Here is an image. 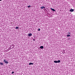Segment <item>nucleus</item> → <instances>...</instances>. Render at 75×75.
<instances>
[{"label":"nucleus","instance_id":"f257e3e1","mask_svg":"<svg viewBox=\"0 0 75 75\" xmlns=\"http://www.w3.org/2000/svg\"><path fill=\"white\" fill-rule=\"evenodd\" d=\"M14 45H12L10 46V48H11V49H12L13 48H14Z\"/></svg>","mask_w":75,"mask_h":75},{"label":"nucleus","instance_id":"f03ea898","mask_svg":"<svg viewBox=\"0 0 75 75\" xmlns=\"http://www.w3.org/2000/svg\"><path fill=\"white\" fill-rule=\"evenodd\" d=\"M4 62H5L6 64H8V62H7L6 60H4Z\"/></svg>","mask_w":75,"mask_h":75},{"label":"nucleus","instance_id":"7ed1b4c3","mask_svg":"<svg viewBox=\"0 0 75 75\" xmlns=\"http://www.w3.org/2000/svg\"><path fill=\"white\" fill-rule=\"evenodd\" d=\"M32 35H33L31 33H29L28 34V36L29 37H31V36H32Z\"/></svg>","mask_w":75,"mask_h":75},{"label":"nucleus","instance_id":"20e7f679","mask_svg":"<svg viewBox=\"0 0 75 75\" xmlns=\"http://www.w3.org/2000/svg\"><path fill=\"white\" fill-rule=\"evenodd\" d=\"M74 11V9H71L70 10V11H71V12H73Z\"/></svg>","mask_w":75,"mask_h":75},{"label":"nucleus","instance_id":"39448f33","mask_svg":"<svg viewBox=\"0 0 75 75\" xmlns=\"http://www.w3.org/2000/svg\"><path fill=\"white\" fill-rule=\"evenodd\" d=\"M50 9L51 10L53 11H55V9H54V8H51Z\"/></svg>","mask_w":75,"mask_h":75},{"label":"nucleus","instance_id":"423d86ee","mask_svg":"<svg viewBox=\"0 0 75 75\" xmlns=\"http://www.w3.org/2000/svg\"><path fill=\"white\" fill-rule=\"evenodd\" d=\"M45 8V7L43 6H42L40 7V8H41V9H43L44 8Z\"/></svg>","mask_w":75,"mask_h":75},{"label":"nucleus","instance_id":"0eeeda50","mask_svg":"<svg viewBox=\"0 0 75 75\" xmlns=\"http://www.w3.org/2000/svg\"><path fill=\"white\" fill-rule=\"evenodd\" d=\"M40 48L41 49H43V48H44V47L43 46H41L40 47Z\"/></svg>","mask_w":75,"mask_h":75},{"label":"nucleus","instance_id":"6e6552de","mask_svg":"<svg viewBox=\"0 0 75 75\" xmlns=\"http://www.w3.org/2000/svg\"><path fill=\"white\" fill-rule=\"evenodd\" d=\"M33 65V63H30L29 64V65Z\"/></svg>","mask_w":75,"mask_h":75},{"label":"nucleus","instance_id":"1a4fd4ad","mask_svg":"<svg viewBox=\"0 0 75 75\" xmlns=\"http://www.w3.org/2000/svg\"><path fill=\"white\" fill-rule=\"evenodd\" d=\"M54 63H57V61H54Z\"/></svg>","mask_w":75,"mask_h":75},{"label":"nucleus","instance_id":"9d476101","mask_svg":"<svg viewBox=\"0 0 75 75\" xmlns=\"http://www.w3.org/2000/svg\"><path fill=\"white\" fill-rule=\"evenodd\" d=\"M0 65H4V64L3 63H0Z\"/></svg>","mask_w":75,"mask_h":75},{"label":"nucleus","instance_id":"9b49d317","mask_svg":"<svg viewBox=\"0 0 75 75\" xmlns=\"http://www.w3.org/2000/svg\"><path fill=\"white\" fill-rule=\"evenodd\" d=\"M70 36H71V35H67V37H70Z\"/></svg>","mask_w":75,"mask_h":75},{"label":"nucleus","instance_id":"f8f14e48","mask_svg":"<svg viewBox=\"0 0 75 75\" xmlns=\"http://www.w3.org/2000/svg\"><path fill=\"white\" fill-rule=\"evenodd\" d=\"M61 62V61L60 60H58L57 61V63H59Z\"/></svg>","mask_w":75,"mask_h":75},{"label":"nucleus","instance_id":"ddd939ff","mask_svg":"<svg viewBox=\"0 0 75 75\" xmlns=\"http://www.w3.org/2000/svg\"><path fill=\"white\" fill-rule=\"evenodd\" d=\"M15 28H16V29H18V27L17 26V27H16Z\"/></svg>","mask_w":75,"mask_h":75},{"label":"nucleus","instance_id":"4468645a","mask_svg":"<svg viewBox=\"0 0 75 75\" xmlns=\"http://www.w3.org/2000/svg\"><path fill=\"white\" fill-rule=\"evenodd\" d=\"M30 7H31V6L30 5H29V6H28V8H30Z\"/></svg>","mask_w":75,"mask_h":75},{"label":"nucleus","instance_id":"2eb2a0df","mask_svg":"<svg viewBox=\"0 0 75 75\" xmlns=\"http://www.w3.org/2000/svg\"><path fill=\"white\" fill-rule=\"evenodd\" d=\"M63 54H65V51H63L62 52Z\"/></svg>","mask_w":75,"mask_h":75},{"label":"nucleus","instance_id":"dca6fc26","mask_svg":"<svg viewBox=\"0 0 75 75\" xmlns=\"http://www.w3.org/2000/svg\"><path fill=\"white\" fill-rule=\"evenodd\" d=\"M67 34H71V33H68Z\"/></svg>","mask_w":75,"mask_h":75},{"label":"nucleus","instance_id":"f3484780","mask_svg":"<svg viewBox=\"0 0 75 75\" xmlns=\"http://www.w3.org/2000/svg\"><path fill=\"white\" fill-rule=\"evenodd\" d=\"M38 31H40V28H39L38 29Z\"/></svg>","mask_w":75,"mask_h":75},{"label":"nucleus","instance_id":"a211bd4d","mask_svg":"<svg viewBox=\"0 0 75 75\" xmlns=\"http://www.w3.org/2000/svg\"><path fill=\"white\" fill-rule=\"evenodd\" d=\"M11 74H14V72L13 71L12 73H11Z\"/></svg>","mask_w":75,"mask_h":75},{"label":"nucleus","instance_id":"6ab92c4d","mask_svg":"<svg viewBox=\"0 0 75 75\" xmlns=\"http://www.w3.org/2000/svg\"><path fill=\"white\" fill-rule=\"evenodd\" d=\"M33 40L34 41H35V39H34Z\"/></svg>","mask_w":75,"mask_h":75},{"label":"nucleus","instance_id":"aec40b11","mask_svg":"<svg viewBox=\"0 0 75 75\" xmlns=\"http://www.w3.org/2000/svg\"><path fill=\"white\" fill-rule=\"evenodd\" d=\"M2 0H0V1H1Z\"/></svg>","mask_w":75,"mask_h":75}]
</instances>
